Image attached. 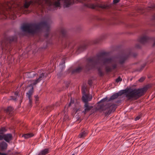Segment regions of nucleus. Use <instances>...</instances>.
<instances>
[{
  "mask_svg": "<svg viewBox=\"0 0 155 155\" xmlns=\"http://www.w3.org/2000/svg\"><path fill=\"white\" fill-rule=\"evenodd\" d=\"M17 37L15 35L5 36L0 41L2 54H6V51H10L12 49V43L17 41Z\"/></svg>",
  "mask_w": 155,
  "mask_h": 155,
  "instance_id": "4",
  "label": "nucleus"
},
{
  "mask_svg": "<svg viewBox=\"0 0 155 155\" xmlns=\"http://www.w3.org/2000/svg\"><path fill=\"white\" fill-rule=\"evenodd\" d=\"M120 0H114L113 3L114 4H115L119 2Z\"/></svg>",
  "mask_w": 155,
  "mask_h": 155,
  "instance_id": "45",
  "label": "nucleus"
},
{
  "mask_svg": "<svg viewBox=\"0 0 155 155\" xmlns=\"http://www.w3.org/2000/svg\"><path fill=\"white\" fill-rule=\"evenodd\" d=\"M99 109L104 110L106 109L109 110L108 112L110 113L112 111H114L117 108L116 105L111 103H108L105 105L104 104H101L99 107Z\"/></svg>",
  "mask_w": 155,
  "mask_h": 155,
  "instance_id": "8",
  "label": "nucleus"
},
{
  "mask_svg": "<svg viewBox=\"0 0 155 155\" xmlns=\"http://www.w3.org/2000/svg\"><path fill=\"white\" fill-rule=\"evenodd\" d=\"M147 90V87L138 89L128 88L121 90L116 94L118 97L125 94L127 101H132L137 100L143 96Z\"/></svg>",
  "mask_w": 155,
  "mask_h": 155,
  "instance_id": "2",
  "label": "nucleus"
},
{
  "mask_svg": "<svg viewBox=\"0 0 155 155\" xmlns=\"http://www.w3.org/2000/svg\"><path fill=\"white\" fill-rule=\"evenodd\" d=\"M42 124V123H41L40 124H41V125H45L46 124V123H45V124Z\"/></svg>",
  "mask_w": 155,
  "mask_h": 155,
  "instance_id": "54",
  "label": "nucleus"
},
{
  "mask_svg": "<svg viewBox=\"0 0 155 155\" xmlns=\"http://www.w3.org/2000/svg\"><path fill=\"white\" fill-rule=\"evenodd\" d=\"M35 98L36 99V101L37 100V99H38V95L37 96H35Z\"/></svg>",
  "mask_w": 155,
  "mask_h": 155,
  "instance_id": "51",
  "label": "nucleus"
},
{
  "mask_svg": "<svg viewBox=\"0 0 155 155\" xmlns=\"http://www.w3.org/2000/svg\"><path fill=\"white\" fill-rule=\"evenodd\" d=\"M70 84V82L69 81H67L66 82L65 86L67 88H68L69 87Z\"/></svg>",
  "mask_w": 155,
  "mask_h": 155,
  "instance_id": "40",
  "label": "nucleus"
},
{
  "mask_svg": "<svg viewBox=\"0 0 155 155\" xmlns=\"http://www.w3.org/2000/svg\"><path fill=\"white\" fill-rule=\"evenodd\" d=\"M118 97V95H117V94H116V93H115L110 97V98L108 100V101H110L111 100L115 99Z\"/></svg>",
  "mask_w": 155,
  "mask_h": 155,
  "instance_id": "24",
  "label": "nucleus"
},
{
  "mask_svg": "<svg viewBox=\"0 0 155 155\" xmlns=\"http://www.w3.org/2000/svg\"><path fill=\"white\" fill-rule=\"evenodd\" d=\"M33 92V89L32 88H31V89L28 91V92L26 94L28 96L29 99V103L28 106L29 107H31L32 104V99L31 98V95H32Z\"/></svg>",
  "mask_w": 155,
  "mask_h": 155,
  "instance_id": "12",
  "label": "nucleus"
},
{
  "mask_svg": "<svg viewBox=\"0 0 155 155\" xmlns=\"http://www.w3.org/2000/svg\"><path fill=\"white\" fill-rule=\"evenodd\" d=\"M141 116H137L135 119V120L136 121L139 120Z\"/></svg>",
  "mask_w": 155,
  "mask_h": 155,
  "instance_id": "42",
  "label": "nucleus"
},
{
  "mask_svg": "<svg viewBox=\"0 0 155 155\" xmlns=\"http://www.w3.org/2000/svg\"><path fill=\"white\" fill-rule=\"evenodd\" d=\"M80 110L79 109H77L76 110V112H75V113H77V112H78V111H80Z\"/></svg>",
  "mask_w": 155,
  "mask_h": 155,
  "instance_id": "52",
  "label": "nucleus"
},
{
  "mask_svg": "<svg viewBox=\"0 0 155 155\" xmlns=\"http://www.w3.org/2000/svg\"><path fill=\"white\" fill-rule=\"evenodd\" d=\"M53 109V106H48L45 109V110L51 111Z\"/></svg>",
  "mask_w": 155,
  "mask_h": 155,
  "instance_id": "28",
  "label": "nucleus"
},
{
  "mask_svg": "<svg viewBox=\"0 0 155 155\" xmlns=\"http://www.w3.org/2000/svg\"><path fill=\"white\" fill-rule=\"evenodd\" d=\"M46 76L47 74H45V73H42L39 76L38 78L35 80L34 81V82L33 83L29 85L28 86V87H30L31 88H32L34 89L33 86L35 85L37 83L40 82L42 79L44 78L45 77H46Z\"/></svg>",
  "mask_w": 155,
  "mask_h": 155,
  "instance_id": "10",
  "label": "nucleus"
},
{
  "mask_svg": "<svg viewBox=\"0 0 155 155\" xmlns=\"http://www.w3.org/2000/svg\"><path fill=\"white\" fill-rule=\"evenodd\" d=\"M10 97L11 98L10 100H12L14 101H16L17 100V97H15L14 96H11Z\"/></svg>",
  "mask_w": 155,
  "mask_h": 155,
  "instance_id": "33",
  "label": "nucleus"
},
{
  "mask_svg": "<svg viewBox=\"0 0 155 155\" xmlns=\"http://www.w3.org/2000/svg\"><path fill=\"white\" fill-rule=\"evenodd\" d=\"M136 48H140L141 47V45L140 44H137L135 46Z\"/></svg>",
  "mask_w": 155,
  "mask_h": 155,
  "instance_id": "37",
  "label": "nucleus"
},
{
  "mask_svg": "<svg viewBox=\"0 0 155 155\" xmlns=\"http://www.w3.org/2000/svg\"><path fill=\"white\" fill-rule=\"evenodd\" d=\"M62 74L61 72H60L57 74L58 77L60 78L62 77Z\"/></svg>",
  "mask_w": 155,
  "mask_h": 155,
  "instance_id": "38",
  "label": "nucleus"
},
{
  "mask_svg": "<svg viewBox=\"0 0 155 155\" xmlns=\"http://www.w3.org/2000/svg\"><path fill=\"white\" fill-rule=\"evenodd\" d=\"M112 70H114L117 68V64H113L112 65Z\"/></svg>",
  "mask_w": 155,
  "mask_h": 155,
  "instance_id": "35",
  "label": "nucleus"
},
{
  "mask_svg": "<svg viewBox=\"0 0 155 155\" xmlns=\"http://www.w3.org/2000/svg\"><path fill=\"white\" fill-rule=\"evenodd\" d=\"M146 63H144V64H143L141 66V68L140 69H137L136 71H141L143 69V68H144V67L146 66Z\"/></svg>",
  "mask_w": 155,
  "mask_h": 155,
  "instance_id": "30",
  "label": "nucleus"
},
{
  "mask_svg": "<svg viewBox=\"0 0 155 155\" xmlns=\"http://www.w3.org/2000/svg\"><path fill=\"white\" fill-rule=\"evenodd\" d=\"M106 71L107 72H110L112 71V68L109 66H106L105 67Z\"/></svg>",
  "mask_w": 155,
  "mask_h": 155,
  "instance_id": "32",
  "label": "nucleus"
},
{
  "mask_svg": "<svg viewBox=\"0 0 155 155\" xmlns=\"http://www.w3.org/2000/svg\"><path fill=\"white\" fill-rule=\"evenodd\" d=\"M34 136V134L32 133H29L22 135V137H24L26 139H28Z\"/></svg>",
  "mask_w": 155,
  "mask_h": 155,
  "instance_id": "23",
  "label": "nucleus"
},
{
  "mask_svg": "<svg viewBox=\"0 0 155 155\" xmlns=\"http://www.w3.org/2000/svg\"><path fill=\"white\" fill-rule=\"evenodd\" d=\"M24 124H23V125H22L21 126H24Z\"/></svg>",
  "mask_w": 155,
  "mask_h": 155,
  "instance_id": "58",
  "label": "nucleus"
},
{
  "mask_svg": "<svg viewBox=\"0 0 155 155\" xmlns=\"http://www.w3.org/2000/svg\"><path fill=\"white\" fill-rule=\"evenodd\" d=\"M108 99L107 97H106L105 98H104L102 99L101 101H100L98 102V104H100L104 102L105 101H107L108 102L109 101H108Z\"/></svg>",
  "mask_w": 155,
  "mask_h": 155,
  "instance_id": "29",
  "label": "nucleus"
},
{
  "mask_svg": "<svg viewBox=\"0 0 155 155\" xmlns=\"http://www.w3.org/2000/svg\"><path fill=\"white\" fill-rule=\"evenodd\" d=\"M131 55L130 52L124 54L120 56L118 60V62L120 64H123L125 62V61Z\"/></svg>",
  "mask_w": 155,
  "mask_h": 155,
  "instance_id": "11",
  "label": "nucleus"
},
{
  "mask_svg": "<svg viewBox=\"0 0 155 155\" xmlns=\"http://www.w3.org/2000/svg\"><path fill=\"white\" fill-rule=\"evenodd\" d=\"M7 144L5 142H2L0 143V151H4L7 149Z\"/></svg>",
  "mask_w": 155,
  "mask_h": 155,
  "instance_id": "15",
  "label": "nucleus"
},
{
  "mask_svg": "<svg viewBox=\"0 0 155 155\" xmlns=\"http://www.w3.org/2000/svg\"><path fill=\"white\" fill-rule=\"evenodd\" d=\"M151 56H152V55H150V56H149V57L150 58V57H151Z\"/></svg>",
  "mask_w": 155,
  "mask_h": 155,
  "instance_id": "56",
  "label": "nucleus"
},
{
  "mask_svg": "<svg viewBox=\"0 0 155 155\" xmlns=\"http://www.w3.org/2000/svg\"><path fill=\"white\" fill-rule=\"evenodd\" d=\"M83 69V68L81 67H78L72 70L70 69L68 71V73H70L71 71V74H76L80 72Z\"/></svg>",
  "mask_w": 155,
  "mask_h": 155,
  "instance_id": "13",
  "label": "nucleus"
},
{
  "mask_svg": "<svg viewBox=\"0 0 155 155\" xmlns=\"http://www.w3.org/2000/svg\"><path fill=\"white\" fill-rule=\"evenodd\" d=\"M86 90L87 88L85 86H83L82 88V92L83 94L82 97H84L85 98H89L90 96H92L91 95L86 93L85 90Z\"/></svg>",
  "mask_w": 155,
  "mask_h": 155,
  "instance_id": "16",
  "label": "nucleus"
},
{
  "mask_svg": "<svg viewBox=\"0 0 155 155\" xmlns=\"http://www.w3.org/2000/svg\"><path fill=\"white\" fill-rule=\"evenodd\" d=\"M92 98V96H90L89 98H85L84 97H82V101L84 103V109L82 112L84 113V114H85L87 112L90 111L93 107V106H89L88 102V101H91Z\"/></svg>",
  "mask_w": 155,
  "mask_h": 155,
  "instance_id": "7",
  "label": "nucleus"
},
{
  "mask_svg": "<svg viewBox=\"0 0 155 155\" xmlns=\"http://www.w3.org/2000/svg\"><path fill=\"white\" fill-rule=\"evenodd\" d=\"M40 125V124H39V123H38V125Z\"/></svg>",
  "mask_w": 155,
  "mask_h": 155,
  "instance_id": "57",
  "label": "nucleus"
},
{
  "mask_svg": "<svg viewBox=\"0 0 155 155\" xmlns=\"http://www.w3.org/2000/svg\"><path fill=\"white\" fill-rule=\"evenodd\" d=\"M152 19L153 20L155 21V14L153 15L152 17Z\"/></svg>",
  "mask_w": 155,
  "mask_h": 155,
  "instance_id": "49",
  "label": "nucleus"
},
{
  "mask_svg": "<svg viewBox=\"0 0 155 155\" xmlns=\"http://www.w3.org/2000/svg\"><path fill=\"white\" fill-rule=\"evenodd\" d=\"M88 133V131L83 128L82 129L81 133L79 134L78 137L80 138H83L87 135Z\"/></svg>",
  "mask_w": 155,
  "mask_h": 155,
  "instance_id": "17",
  "label": "nucleus"
},
{
  "mask_svg": "<svg viewBox=\"0 0 155 155\" xmlns=\"http://www.w3.org/2000/svg\"><path fill=\"white\" fill-rule=\"evenodd\" d=\"M137 55V54L136 53H133L132 54V55L134 57H135Z\"/></svg>",
  "mask_w": 155,
  "mask_h": 155,
  "instance_id": "48",
  "label": "nucleus"
},
{
  "mask_svg": "<svg viewBox=\"0 0 155 155\" xmlns=\"http://www.w3.org/2000/svg\"><path fill=\"white\" fill-rule=\"evenodd\" d=\"M50 25L46 21H42L39 23H27L24 24L21 26L23 31L31 34H34L38 31L45 29L47 32L50 30Z\"/></svg>",
  "mask_w": 155,
  "mask_h": 155,
  "instance_id": "3",
  "label": "nucleus"
},
{
  "mask_svg": "<svg viewBox=\"0 0 155 155\" xmlns=\"http://www.w3.org/2000/svg\"><path fill=\"white\" fill-rule=\"evenodd\" d=\"M49 153V149L46 148L41 150L40 153L36 155H45Z\"/></svg>",
  "mask_w": 155,
  "mask_h": 155,
  "instance_id": "21",
  "label": "nucleus"
},
{
  "mask_svg": "<svg viewBox=\"0 0 155 155\" xmlns=\"http://www.w3.org/2000/svg\"><path fill=\"white\" fill-rule=\"evenodd\" d=\"M120 100L117 101L115 102L117 103H120Z\"/></svg>",
  "mask_w": 155,
  "mask_h": 155,
  "instance_id": "50",
  "label": "nucleus"
},
{
  "mask_svg": "<svg viewBox=\"0 0 155 155\" xmlns=\"http://www.w3.org/2000/svg\"><path fill=\"white\" fill-rule=\"evenodd\" d=\"M37 74L33 72H29L28 74V77L29 78H33Z\"/></svg>",
  "mask_w": 155,
  "mask_h": 155,
  "instance_id": "27",
  "label": "nucleus"
},
{
  "mask_svg": "<svg viewBox=\"0 0 155 155\" xmlns=\"http://www.w3.org/2000/svg\"><path fill=\"white\" fill-rule=\"evenodd\" d=\"M44 4H41L43 7L47 6V9L49 10H54L55 8L60 6V1L61 0H57L54 2L50 0H43Z\"/></svg>",
  "mask_w": 155,
  "mask_h": 155,
  "instance_id": "5",
  "label": "nucleus"
},
{
  "mask_svg": "<svg viewBox=\"0 0 155 155\" xmlns=\"http://www.w3.org/2000/svg\"><path fill=\"white\" fill-rule=\"evenodd\" d=\"M15 97H17H17L18 96V91H16L15 92Z\"/></svg>",
  "mask_w": 155,
  "mask_h": 155,
  "instance_id": "44",
  "label": "nucleus"
},
{
  "mask_svg": "<svg viewBox=\"0 0 155 155\" xmlns=\"http://www.w3.org/2000/svg\"><path fill=\"white\" fill-rule=\"evenodd\" d=\"M122 80V79L120 77H119L116 80V82L117 83H118L120 81H121Z\"/></svg>",
  "mask_w": 155,
  "mask_h": 155,
  "instance_id": "34",
  "label": "nucleus"
},
{
  "mask_svg": "<svg viewBox=\"0 0 155 155\" xmlns=\"http://www.w3.org/2000/svg\"><path fill=\"white\" fill-rule=\"evenodd\" d=\"M70 45V44H69V45H68V46H69Z\"/></svg>",
  "mask_w": 155,
  "mask_h": 155,
  "instance_id": "59",
  "label": "nucleus"
},
{
  "mask_svg": "<svg viewBox=\"0 0 155 155\" xmlns=\"http://www.w3.org/2000/svg\"><path fill=\"white\" fill-rule=\"evenodd\" d=\"M85 5L88 8L97 10L99 8L103 9H107L108 8V6L107 5L100 4L97 3H89L85 4Z\"/></svg>",
  "mask_w": 155,
  "mask_h": 155,
  "instance_id": "9",
  "label": "nucleus"
},
{
  "mask_svg": "<svg viewBox=\"0 0 155 155\" xmlns=\"http://www.w3.org/2000/svg\"><path fill=\"white\" fill-rule=\"evenodd\" d=\"M146 63H144V64H143L141 66V68L140 69H137L136 71H141L143 69V68H144V67L146 66Z\"/></svg>",
  "mask_w": 155,
  "mask_h": 155,
  "instance_id": "31",
  "label": "nucleus"
},
{
  "mask_svg": "<svg viewBox=\"0 0 155 155\" xmlns=\"http://www.w3.org/2000/svg\"><path fill=\"white\" fill-rule=\"evenodd\" d=\"M74 2L71 0H64V8L69 7L70 5L74 3Z\"/></svg>",
  "mask_w": 155,
  "mask_h": 155,
  "instance_id": "19",
  "label": "nucleus"
},
{
  "mask_svg": "<svg viewBox=\"0 0 155 155\" xmlns=\"http://www.w3.org/2000/svg\"><path fill=\"white\" fill-rule=\"evenodd\" d=\"M12 135L11 134H4V140L8 143L12 140Z\"/></svg>",
  "mask_w": 155,
  "mask_h": 155,
  "instance_id": "14",
  "label": "nucleus"
},
{
  "mask_svg": "<svg viewBox=\"0 0 155 155\" xmlns=\"http://www.w3.org/2000/svg\"><path fill=\"white\" fill-rule=\"evenodd\" d=\"M138 41L142 44L148 42H153V47L155 46V38H150L146 35H142L138 39Z\"/></svg>",
  "mask_w": 155,
  "mask_h": 155,
  "instance_id": "6",
  "label": "nucleus"
},
{
  "mask_svg": "<svg viewBox=\"0 0 155 155\" xmlns=\"http://www.w3.org/2000/svg\"><path fill=\"white\" fill-rule=\"evenodd\" d=\"M71 103H72L71 101V102L70 103V104H69V106H70L71 105Z\"/></svg>",
  "mask_w": 155,
  "mask_h": 155,
  "instance_id": "55",
  "label": "nucleus"
},
{
  "mask_svg": "<svg viewBox=\"0 0 155 155\" xmlns=\"http://www.w3.org/2000/svg\"><path fill=\"white\" fill-rule=\"evenodd\" d=\"M145 79V78L144 77H141L139 80V81L140 82H142Z\"/></svg>",
  "mask_w": 155,
  "mask_h": 155,
  "instance_id": "36",
  "label": "nucleus"
},
{
  "mask_svg": "<svg viewBox=\"0 0 155 155\" xmlns=\"http://www.w3.org/2000/svg\"><path fill=\"white\" fill-rule=\"evenodd\" d=\"M1 135L0 134V140H2L3 139H4V134L2 135Z\"/></svg>",
  "mask_w": 155,
  "mask_h": 155,
  "instance_id": "43",
  "label": "nucleus"
},
{
  "mask_svg": "<svg viewBox=\"0 0 155 155\" xmlns=\"http://www.w3.org/2000/svg\"><path fill=\"white\" fill-rule=\"evenodd\" d=\"M87 47V45L85 44L80 45L78 47L76 51L77 53L79 54L80 52L86 49Z\"/></svg>",
  "mask_w": 155,
  "mask_h": 155,
  "instance_id": "20",
  "label": "nucleus"
},
{
  "mask_svg": "<svg viewBox=\"0 0 155 155\" xmlns=\"http://www.w3.org/2000/svg\"><path fill=\"white\" fill-rule=\"evenodd\" d=\"M11 151V150H8V152H7V153H8L9 154H10V155H12L11 154H9V152H10Z\"/></svg>",
  "mask_w": 155,
  "mask_h": 155,
  "instance_id": "53",
  "label": "nucleus"
},
{
  "mask_svg": "<svg viewBox=\"0 0 155 155\" xmlns=\"http://www.w3.org/2000/svg\"><path fill=\"white\" fill-rule=\"evenodd\" d=\"M0 155H10L8 153H3L0 152Z\"/></svg>",
  "mask_w": 155,
  "mask_h": 155,
  "instance_id": "41",
  "label": "nucleus"
},
{
  "mask_svg": "<svg viewBox=\"0 0 155 155\" xmlns=\"http://www.w3.org/2000/svg\"><path fill=\"white\" fill-rule=\"evenodd\" d=\"M7 130V129L4 127L0 128V134L3 135Z\"/></svg>",
  "mask_w": 155,
  "mask_h": 155,
  "instance_id": "26",
  "label": "nucleus"
},
{
  "mask_svg": "<svg viewBox=\"0 0 155 155\" xmlns=\"http://www.w3.org/2000/svg\"><path fill=\"white\" fill-rule=\"evenodd\" d=\"M88 84L90 85H91L92 84V81H89L88 82Z\"/></svg>",
  "mask_w": 155,
  "mask_h": 155,
  "instance_id": "47",
  "label": "nucleus"
},
{
  "mask_svg": "<svg viewBox=\"0 0 155 155\" xmlns=\"http://www.w3.org/2000/svg\"><path fill=\"white\" fill-rule=\"evenodd\" d=\"M71 155H74V154H72Z\"/></svg>",
  "mask_w": 155,
  "mask_h": 155,
  "instance_id": "60",
  "label": "nucleus"
},
{
  "mask_svg": "<svg viewBox=\"0 0 155 155\" xmlns=\"http://www.w3.org/2000/svg\"><path fill=\"white\" fill-rule=\"evenodd\" d=\"M107 53L105 52H101L96 55L95 56L87 58L86 60V65L85 66V70L86 71L94 69H97L98 74L100 77H102L104 75L102 71V68L100 66L105 65L107 64L110 63L112 59L111 58H106Z\"/></svg>",
  "mask_w": 155,
  "mask_h": 155,
  "instance_id": "1",
  "label": "nucleus"
},
{
  "mask_svg": "<svg viewBox=\"0 0 155 155\" xmlns=\"http://www.w3.org/2000/svg\"><path fill=\"white\" fill-rule=\"evenodd\" d=\"M100 40L99 39H97L94 41V44H96L98 43L99 42Z\"/></svg>",
  "mask_w": 155,
  "mask_h": 155,
  "instance_id": "39",
  "label": "nucleus"
},
{
  "mask_svg": "<svg viewBox=\"0 0 155 155\" xmlns=\"http://www.w3.org/2000/svg\"><path fill=\"white\" fill-rule=\"evenodd\" d=\"M146 9L148 11H150L155 9V4H152L150 6L147 7Z\"/></svg>",
  "mask_w": 155,
  "mask_h": 155,
  "instance_id": "25",
  "label": "nucleus"
},
{
  "mask_svg": "<svg viewBox=\"0 0 155 155\" xmlns=\"http://www.w3.org/2000/svg\"><path fill=\"white\" fill-rule=\"evenodd\" d=\"M66 35V30L63 28H61L60 31V35L59 38H64Z\"/></svg>",
  "mask_w": 155,
  "mask_h": 155,
  "instance_id": "18",
  "label": "nucleus"
},
{
  "mask_svg": "<svg viewBox=\"0 0 155 155\" xmlns=\"http://www.w3.org/2000/svg\"><path fill=\"white\" fill-rule=\"evenodd\" d=\"M79 2L82 3H84V2L86 1V0H79Z\"/></svg>",
  "mask_w": 155,
  "mask_h": 155,
  "instance_id": "46",
  "label": "nucleus"
},
{
  "mask_svg": "<svg viewBox=\"0 0 155 155\" xmlns=\"http://www.w3.org/2000/svg\"><path fill=\"white\" fill-rule=\"evenodd\" d=\"M33 3V1H31L29 2L25 1V2L23 7H21V8L22 9L23 8H28L30 5Z\"/></svg>",
  "mask_w": 155,
  "mask_h": 155,
  "instance_id": "22",
  "label": "nucleus"
}]
</instances>
